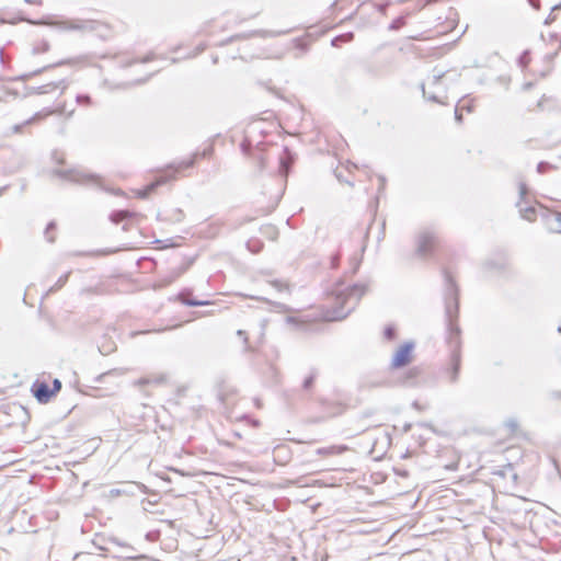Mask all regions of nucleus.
Instances as JSON below:
<instances>
[{
    "instance_id": "f257e3e1",
    "label": "nucleus",
    "mask_w": 561,
    "mask_h": 561,
    "mask_svg": "<svg viewBox=\"0 0 561 561\" xmlns=\"http://www.w3.org/2000/svg\"><path fill=\"white\" fill-rule=\"evenodd\" d=\"M445 280V318L447 327V344L450 350L449 380L458 381L461 367V339L460 328L457 323L459 311L458 287L449 272L444 271Z\"/></svg>"
},
{
    "instance_id": "f03ea898",
    "label": "nucleus",
    "mask_w": 561,
    "mask_h": 561,
    "mask_svg": "<svg viewBox=\"0 0 561 561\" xmlns=\"http://www.w3.org/2000/svg\"><path fill=\"white\" fill-rule=\"evenodd\" d=\"M368 289L367 284L358 283L348 285H336L332 290V306L325 312L328 321H341L345 319L358 305L362 297Z\"/></svg>"
},
{
    "instance_id": "7ed1b4c3",
    "label": "nucleus",
    "mask_w": 561,
    "mask_h": 561,
    "mask_svg": "<svg viewBox=\"0 0 561 561\" xmlns=\"http://www.w3.org/2000/svg\"><path fill=\"white\" fill-rule=\"evenodd\" d=\"M38 24L67 32L95 33L103 38L106 36L105 32H107V26L104 23L92 19L46 18Z\"/></svg>"
},
{
    "instance_id": "20e7f679",
    "label": "nucleus",
    "mask_w": 561,
    "mask_h": 561,
    "mask_svg": "<svg viewBox=\"0 0 561 561\" xmlns=\"http://www.w3.org/2000/svg\"><path fill=\"white\" fill-rule=\"evenodd\" d=\"M55 173L62 179L84 184L93 187H98L101 190H106L102 184V179L93 173H88L82 170L71 169V170H56Z\"/></svg>"
},
{
    "instance_id": "39448f33",
    "label": "nucleus",
    "mask_w": 561,
    "mask_h": 561,
    "mask_svg": "<svg viewBox=\"0 0 561 561\" xmlns=\"http://www.w3.org/2000/svg\"><path fill=\"white\" fill-rule=\"evenodd\" d=\"M437 242V236L432 229H424L419 233L416 253L420 256H427L432 253Z\"/></svg>"
},
{
    "instance_id": "423d86ee",
    "label": "nucleus",
    "mask_w": 561,
    "mask_h": 561,
    "mask_svg": "<svg viewBox=\"0 0 561 561\" xmlns=\"http://www.w3.org/2000/svg\"><path fill=\"white\" fill-rule=\"evenodd\" d=\"M65 111H66L65 105H60V106H58L55 110L44 108V110H42L39 112H36L32 117H30L28 119L24 121L23 123L13 125L12 126V133L13 134H20V133L23 131V129L26 126H28V125H31V124H33L35 122H38L41 119H44L45 117H47L49 115H53L55 113L61 115V114L65 113Z\"/></svg>"
},
{
    "instance_id": "0eeeda50",
    "label": "nucleus",
    "mask_w": 561,
    "mask_h": 561,
    "mask_svg": "<svg viewBox=\"0 0 561 561\" xmlns=\"http://www.w3.org/2000/svg\"><path fill=\"white\" fill-rule=\"evenodd\" d=\"M413 348V342H405L403 345H401L392 357L391 367L398 369L409 365L412 359Z\"/></svg>"
},
{
    "instance_id": "6e6552de",
    "label": "nucleus",
    "mask_w": 561,
    "mask_h": 561,
    "mask_svg": "<svg viewBox=\"0 0 561 561\" xmlns=\"http://www.w3.org/2000/svg\"><path fill=\"white\" fill-rule=\"evenodd\" d=\"M240 147L244 154H251V157L256 161L257 172H262L265 169L266 156L260 145L252 150L251 142L248 139H244Z\"/></svg>"
},
{
    "instance_id": "1a4fd4ad",
    "label": "nucleus",
    "mask_w": 561,
    "mask_h": 561,
    "mask_svg": "<svg viewBox=\"0 0 561 561\" xmlns=\"http://www.w3.org/2000/svg\"><path fill=\"white\" fill-rule=\"evenodd\" d=\"M145 488L142 484L137 482H123L118 488H113L108 491V496H134L138 491Z\"/></svg>"
},
{
    "instance_id": "9d476101",
    "label": "nucleus",
    "mask_w": 561,
    "mask_h": 561,
    "mask_svg": "<svg viewBox=\"0 0 561 561\" xmlns=\"http://www.w3.org/2000/svg\"><path fill=\"white\" fill-rule=\"evenodd\" d=\"M31 391L39 403H47L54 397L53 390L45 381L36 380L32 385Z\"/></svg>"
},
{
    "instance_id": "9b49d317",
    "label": "nucleus",
    "mask_w": 561,
    "mask_h": 561,
    "mask_svg": "<svg viewBox=\"0 0 561 561\" xmlns=\"http://www.w3.org/2000/svg\"><path fill=\"white\" fill-rule=\"evenodd\" d=\"M67 81L65 79H61L59 81H53L39 87L27 88V95L46 94L59 88L61 89V92H64L67 89Z\"/></svg>"
},
{
    "instance_id": "f8f14e48",
    "label": "nucleus",
    "mask_w": 561,
    "mask_h": 561,
    "mask_svg": "<svg viewBox=\"0 0 561 561\" xmlns=\"http://www.w3.org/2000/svg\"><path fill=\"white\" fill-rule=\"evenodd\" d=\"M294 161V153L288 149V147H284L282 153L278 156V171L282 176L287 178Z\"/></svg>"
},
{
    "instance_id": "ddd939ff",
    "label": "nucleus",
    "mask_w": 561,
    "mask_h": 561,
    "mask_svg": "<svg viewBox=\"0 0 561 561\" xmlns=\"http://www.w3.org/2000/svg\"><path fill=\"white\" fill-rule=\"evenodd\" d=\"M527 193H528L527 185L525 183H523V182L519 183V198H520V201L517 203V207L519 208V213H520L522 218L531 221V220L535 219V214H536L535 207H533V206L523 207L522 206V201L525 198Z\"/></svg>"
},
{
    "instance_id": "4468645a",
    "label": "nucleus",
    "mask_w": 561,
    "mask_h": 561,
    "mask_svg": "<svg viewBox=\"0 0 561 561\" xmlns=\"http://www.w3.org/2000/svg\"><path fill=\"white\" fill-rule=\"evenodd\" d=\"M211 151H213V148L208 147L202 153L196 152L195 154H193L192 158H190L187 160H183V161H181L179 163H173V164L170 165V168L174 170V173H180V172H182L185 169L192 168L194 165V163H195V159L198 156H202V157L205 158V157L209 156L211 153Z\"/></svg>"
},
{
    "instance_id": "2eb2a0df",
    "label": "nucleus",
    "mask_w": 561,
    "mask_h": 561,
    "mask_svg": "<svg viewBox=\"0 0 561 561\" xmlns=\"http://www.w3.org/2000/svg\"><path fill=\"white\" fill-rule=\"evenodd\" d=\"M169 181V176L161 175L156 181L149 183L147 186H145L142 190L138 192V196L140 198H147L151 193L156 191V188Z\"/></svg>"
},
{
    "instance_id": "dca6fc26",
    "label": "nucleus",
    "mask_w": 561,
    "mask_h": 561,
    "mask_svg": "<svg viewBox=\"0 0 561 561\" xmlns=\"http://www.w3.org/2000/svg\"><path fill=\"white\" fill-rule=\"evenodd\" d=\"M135 217H138V214L127 209H118L111 213L110 220L113 224L117 225L124 220L133 219Z\"/></svg>"
},
{
    "instance_id": "f3484780",
    "label": "nucleus",
    "mask_w": 561,
    "mask_h": 561,
    "mask_svg": "<svg viewBox=\"0 0 561 561\" xmlns=\"http://www.w3.org/2000/svg\"><path fill=\"white\" fill-rule=\"evenodd\" d=\"M190 295L188 291H181L178 296L179 300L185 305V306H190V307H197V306H206V305H209V301L207 300H197V299H193V298H188L187 296Z\"/></svg>"
},
{
    "instance_id": "a211bd4d",
    "label": "nucleus",
    "mask_w": 561,
    "mask_h": 561,
    "mask_svg": "<svg viewBox=\"0 0 561 561\" xmlns=\"http://www.w3.org/2000/svg\"><path fill=\"white\" fill-rule=\"evenodd\" d=\"M541 38L551 45H553L554 43H558V46L552 54V57L558 55V53L561 50V36L558 33H549L548 38L543 34H541Z\"/></svg>"
},
{
    "instance_id": "6ab92c4d",
    "label": "nucleus",
    "mask_w": 561,
    "mask_h": 561,
    "mask_svg": "<svg viewBox=\"0 0 561 561\" xmlns=\"http://www.w3.org/2000/svg\"><path fill=\"white\" fill-rule=\"evenodd\" d=\"M67 62H68V61L62 60V61H59V62L54 64V65L45 66V67L39 68V69H37V70H34V71H32V72L21 75V76L19 77V80L26 81V80H28L30 78H32V77H34V76H37V75L42 73L43 71H45V70H47V69H50V68H53V67H55V66L65 65V64H67Z\"/></svg>"
},
{
    "instance_id": "aec40b11",
    "label": "nucleus",
    "mask_w": 561,
    "mask_h": 561,
    "mask_svg": "<svg viewBox=\"0 0 561 561\" xmlns=\"http://www.w3.org/2000/svg\"><path fill=\"white\" fill-rule=\"evenodd\" d=\"M507 264H508V261H507L506 255H504V254H501L497 262H495L493 260H490L486 262V265L489 268H495L499 271L505 270L507 267Z\"/></svg>"
},
{
    "instance_id": "412c9836",
    "label": "nucleus",
    "mask_w": 561,
    "mask_h": 561,
    "mask_svg": "<svg viewBox=\"0 0 561 561\" xmlns=\"http://www.w3.org/2000/svg\"><path fill=\"white\" fill-rule=\"evenodd\" d=\"M69 275H70V272L61 275L57 282L48 289L47 291V295L48 294H53V293H56L57 290H59L61 287L65 286V284L68 282V278H69Z\"/></svg>"
},
{
    "instance_id": "4be33fe9",
    "label": "nucleus",
    "mask_w": 561,
    "mask_h": 561,
    "mask_svg": "<svg viewBox=\"0 0 561 561\" xmlns=\"http://www.w3.org/2000/svg\"><path fill=\"white\" fill-rule=\"evenodd\" d=\"M317 371L316 370H312L309 376H307L302 382V389L305 391H309L311 390V388L313 387V383H314V380L317 378Z\"/></svg>"
},
{
    "instance_id": "5701e85b",
    "label": "nucleus",
    "mask_w": 561,
    "mask_h": 561,
    "mask_svg": "<svg viewBox=\"0 0 561 561\" xmlns=\"http://www.w3.org/2000/svg\"><path fill=\"white\" fill-rule=\"evenodd\" d=\"M49 43L47 41H42L39 44L35 45L32 49L34 55L44 54L49 50Z\"/></svg>"
},
{
    "instance_id": "b1692460",
    "label": "nucleus",
    "mask_w": 561,
    "mask_h": 561,
    "mask_svg": "<svg viewBox=\"0 0 561 561\" xmlns=\"http://www.w3.org/2000/svg\"><path fill=\"white\" fill-rule=\"evenodd\" d=\"M421 370L420 368L417 367H413L411 368L408 373H407V376H405V380H404V383L405 385H412L413 383V380L415 378H417V376L420 375Z\"/></svg>"
},
{
    "instance_id": "393cba45",
    "label": "nucleus",
    "mask_w": 561,
    "mask_h": 561,
    "mask_svg": "<svg viewBox=\"0 0 561 561\" xmlns=\"http://www.w3.org/2000/svg\"><path fill=\"white\" fill-rule=\"evenodd\" d=\"M76 102L80 106H90L92 104V99L89 94H78L76 96Z\"/></svg>"
},
{
    "instance_id": "a878e982",
    "label": "nucleus",
    "mask_w": 561,
    "mask_h": 561,
    "mask_svg": "<svg viewBox=\"0 0 561 561\" xmlns=\"http://www.w3.org/2000/svg\"><path fill=\"white\" fill-rule=\"evenodd\" d=\"M405 25V19L404 16H398L397 19H394L390 24H389V30L390 31H398L400 30L402 26Z\"/></svg>"
},
{
    "instance_id": "bb28decb",
    "label": "nucleus",
    "mask_w": 561,
    "mask_h": 561,
    "mask_svg": "<svg viewBox=\"0 0 561 561\" xmlns=\"http://www.w3.org/2000/svg\"><path fill=\"white\" fill-rule=\"evenodd\" d=\"M353 37H354V35H353V33H351V32H350V33L342 34V35H339V36H336V37H334V38L332 39V45H333V46H339V43H340V42H350V41H352V39H353Z\"/></svg>"
},
{
    "instance_id": "cd10ccee",
    "label": "nucleus",
    "mask_w": 561,
    "mask_h": 561,
    "mask_svg": "<svg viewBox=\"0 0 561 561\" xmlns=\"http://www.w3.org/2000/svg\"><path fill=\"white\" fill-rule=\"evenodd\" d=\"M422 93L425 99L435 103H443L442 100L435 93H427L425 90V84H421Z\"/></svg>"
},
{
    "instance_id": "c85d7f7f",
    "label": "nucleus",
    "mask_w": 561,
    "mask_h": 561,
    "mask_svg": "<svg viewBox=\"0 0 561 561\" xmlns=\"http://www.w3.org/2000/svg\"><path fill=\"white\" fill-rule=\"evenodd\" d=\"M396 335H397V331H396V328L393 325H387L385 328V331H383L385 339H387L389 341H392V340L396 339Z\"/></svg>"
},
{
    "instance_id": "c756f323",
    "label": "nucleus",
    "mask_w": 561,
    "mask_h": 561,
    "mask_svg": "<svg viewBox=\"0 0 561 561\" xmlns=\"http://www.w3.org/2000/svg\"><path fill=\"white\" fill-rule=\"evenodd\" d=\"M55 228H56V224L54 221H50L45 229V236H46V239L48 242L55 241V237L50 236L51 231L55 230Z\"/></svg>"
},
{
    "instance_id": "7c9ffc66",
    "label": "nucleus",
    "mask_w": 561,
    "mask_h": 561,
    "mask_svg": "<svg viewBox=\"0 0 561 561\" xmlns=\"http://www.w3.org/2000/svg\"><path fill=\"white\" fill-rule=\"evenodd\" d=\"M271 285L278 291L289 290L288 284L283 283L282 280L278 279L272 280Z\"/></svg>"
},
{
    "instance_id": "2f4dec72",
    "label": "nucleus",
    "mask_w": 561,
    "mask_h": 561,
    "mask_svg": "<svg viewBox=\"0 0 561 561\" xmlns=\"http://www.w3.org/2000/svg\"><path fill=\"white\" fill-rule=\"evenodd\" d=\"M553 165L550 164L549 162H546V161H541L537 164V172L540 173V174H543L546 173L548 170L552 169Z\"/></svg>"
},
{
    "instance_id": "473e14b6",
    "label": "nucleus",
    "mask_w": 561,
    "mask_h": 561,
    "mask_svg": "<svg viewBox=\"0 0 561 561\" xmlns=\"http://www.w3.org/2000/svg\"><path fill=\"white\" fill-rule=\"evenodd\" d=\"M528 62H529V51H528V50H525V51L520 55V57H519V64H520L522 66H524V67H525V66H527V65H528Z\"/></svg>"
},
{
    "instance_id": "72a5a7b5",
    "label": "nucleus",
    "mask_w": 561,
    "mask_h": 561,
    "mask_svg": "<svg viewBox=\"0 0 561 561\" xmlns=\"http://www.w3.org/2000/svg\"><path fill=\"white\" fill-rule=\"evenodd\" d=\"M390 4H391L390 0H387L383 3L378 4V11L382 14H386L387 9L389 8Z\"/></svg>"
},
{
    "instance_id": "f704fd0d",
    "label": "nucleus",
    "mask_w": 561,
    "mask_h": 561,
    "mask_svg": "<svg viewBox=\"0 0 561 561\" xmlns=\"http://www.w3.org/2000/svg\"><path fill=\"white\" fill-rule=\"evenodd\" d=\"M54 392V396L60 391L61 389V381L59 379H54L53 381V388H50Z\"/></svg>"
},
{
    "instance_id": "c9c22d12",
    "label": "nucleus",
    "mask_w": 561,
    "mask_h": 561,
    "mask_svg": "<svg viewBox=\"0 0 561 561\" xmlns=\"http://www.w3.org/2000/svg\"><path fill=\"white\" fill-rule=\"evenodd\" d=\"M335 176H336V179H337L340 182H342V183H346V184H348V185L353 186V183H352L348 179H345V178H344V175H342V173H341V172H339L337 170L335 171Z\"/></svg>"
},
{
    "instance_id": "e433bc0d",
    "label": "nucleus",
    "mask_w": 561,
    "mask_h": 561,
    "mask_svg": "<svg viewBox=\"0 0 561 561\" xmlns=\"http://www.w3.org/2000/svg\"><path fill=\"white\" fill-rule=\"evenodd\" d=\"M117 370L114 369V370H110V371H106V373H103V374H100L96 378H95V381L96 382H102L103 379L108 376V375H112V374H115Z\"/></svg>"
},
{
    "instance_id": "4c0bfd02",
    "label": "nucleus",
    "mask_w": 561,
    "mask_h": 561,
    "mask_svg": "<svg viewBox=\"0 0 561 561\" xmlns=\"http://www.w3.org/2000/svg\"><path fill=\"white\" fill-rule=\"evenodd\" d=\"M506 426L510 427L512 431H515L517 428L518 424H517L516 420L511 419V420L506 421Z\"/></svg>"
},
{
    "instance_id": "58836bf2",
    "label": "nucleus",
    "mask_w": 561,
    "mask_h": 561,
    "mask_svg": "<svg viewBox=\"0 0 561 561\" xmlns=\"http://www.w3.org/2000/svg\"><path fill=\"white\" fill-rule=\"evenodd\" d=\"M113 542L116 543L117 546H121L122 548L126 549L127 551H134V548L131 546H129L127 543H122L117 539H114Z\"/></svg>"
},
{
    "instance_id": "ea45409f",
    "label": "nucleus",
    "mask_w": 561,
    "mask_h": 561,
    "mask_svg": "<svg viewBox=\"0 0 561 561\" xmlns=\"http://www.w3.org/2000/svg\"><path fill=\"white\" fill-rule=\"evenodd\" d=\"M444 73L443 72H439L437 75H434L433 76V79H432V83L433 84H438L439 80L443 78Z\"/></svg>"
},
{
    "instance_id": "a19ab883",
    "label": "nucleus",
    "mask_w": 561,
    "mask_h": 561,
    "mask_svg": "<svg viewBox=\"0 0 561 561\" xmlns=\"http://www.w3.org/2000/svg\"><path fill=\"white\" fill-rule=\"evenodd\" d=\"M455 119L458 122V123H461L462 122V114L458 111V108L456 107L455 110Z\"/></svg>"
},
{
    "instance_id": "79ce46f5",
    "label": "nucleus",
    "mask_w": 561,
    "mask_h": 561,
    "mask_svg": "<svg viewBox=\"0 0 561 561\" xmlns=\"http://www.w3.org/2000/svg\"><path fill=\"white\" fill-rule=\"evenodd\" d=\"M237 334H238L239 336H242L245 343L248 342V336H247V333H245L244 331L239 330V331L237 332Z\"/></svg>"
},
{
    "instance_id": "37998d69",
    "label": "nucleus",
    "mask_w": 561,
    "mask_h": 561,
    "mask_svg": "<svg viewBox=\"0 0 561 561\" xmlns=\"http://www.w3.org/2000/svg\"><path fill=\"white\" fill-rule=\"evenodd\" d=\"M379 181H380L379 191H381L383 188V186H385L386 179L383 176H379Z\"/></svg>"
},
{
    "instance_id": "c03bdc74",
    "label": "nucleus",
    "mask_w": 561,
    "mask_h": 561,
    "mask_svg": "<svg viewBox=\"0 0 561 561\" xmlns=\"http://www.w3.org/2000/svg\"><path fill=\"white\" fill-rule=\"evenodd\" d=\"M286 321L288 323H297L298 322V320L295 317H287Z\"/></svg>"
},
{
    "instance_id": "a18cd8bd",
    "label": "nucleus",
    "mask_w": 561,
    "mask_h": 561,
    "mask_svg": "<svg viewBox=\"0 0 561 561\" xmlns=\"http://www.w3.org/2000/svg\"><path fill=\"white\" fill-rule=\"evenodd\" d=\"M152 60V56L151 55H147L144 59L139 60L140 62H148Z\"/></svg>"
},
{
    "instance_id": "49530a36",
    "label": "nucleus",
    "mask_w": 561,
    "mask_h": 561,
    "mask_svg": "<svg viewBox=\"0 0 561 561\" xmlns=\"http://www.w3.org/2000/svg\"><path fill=\"white\" fill-rule=\"evenodd\" d=\"M138 383H139V385H147V383H149V379H147V378H141V379H139Z\"/></svg>"
},
{
    "instance_id": "de8ad7c7",
    "label": "nucleus",
    "mask_w": 561,
    "mask_h": 561,
    "mask_svg": "<svg viewBox=\"0 0 561 561\" xmlns=\"http://www.w3.org/2000/svg\"><path fill=\"white\" fill-rule=\"evenodd\" d=\"M531 87H533V83H531V82H527V83H525V84H524V89H525V90H528V89H530Z\"/></svg>"
},
{
    "instance_id": "09e8293b",
    "label": "nucleus",
    "mask_w": 561,
    "mask_h": 561,
    "mask_svg": "<svg viewBox=\"0 0 561 561\" xmlns=\"http://www.w3.org/2000/svg\"><path fill=\"white\" fill-rule=\"evenodd\" d=\"M553 19H554V18L552 16V14H550V15L547 18V20H546V24H548V23H550L551 21H553Z\"/></svg>"
},
{
    "instance_id": "8fccbe9b",
    "label": "nucleus",
    "mask_w": 561,
    "mask_h": 561,
    "mask_svg": "<svg viewBox=\"0 0 561 561\" xmlns=\"http://www.w3.org/2000/svg\"><path fill=\"white\" fill-rule=\"evenodd\" d=\"M248 247H250V242L248 243ZM252 252H259L260 249H257V245H254V249L249 248Z\"/></svg>"
},
{
    "instance_id": "3c124183",
    "label": "nucleus",
    "mask_w": 561,
    "mask_h": 561,
    "mask_svg": "<svg viewBox=\"0 0 561 561\" xmlns=\"http://www.w3.org/2000/svg\"><path fill=\"white\" fill-rule=\"evenodd\" d=\"M248 247H250V242L248 243ZM252 252H259L260 249H257V245H254V249L249 248Z\"/></svg>"
},
{
    "instance_id": "603ef678",
    "label": "nucleus",
    "mask_w": 561,
    "mask_h": 561,
    "mask_svg": "<svg viewBox=\"0 0 561 561\" xmlns=\"http://www.w3.org/2000/svg\"><path fill=\"white\" fill-rule=\"evenodd\" d=\"M0 61H1L2 64H4L3 50H2V49H0Z\"/></svg>"
},
{
    "instance_id": "864d4df0",
    "label": "nucleus",
    "mask_w": 561,
    "mask_h": 561,
    "mask_svg": "<svg viewBox=\"0 0 561 561\" xmlns=\"http://www.w3.org/2000/svg\"><path fill=\"white\" fill-rule=\"evenodd\" d=\"M136 62H138V60L133 59V60L128 61L127 64H125V66H131L133 64H136Z\"/></svg>"
},
{
    "instance_id": "5fc2aeb1",
    "label": "nucleus",
    "mask_w": 561,
    "mask_h": 561,
    "mask_svg": "<svg viewBox=\"0 0 561 561\" xmlns=\"http://www.w3.org/2000/svg\"><path fill=\"white\" fill-rule=\"evenodd\" d=\"M123 230H124V231H128V230H129V226H128L127 224H125V225L123 226Z\"/></svg>"
},
{
    "instance_id": "6e6d98bb",
    "label": "nucleus",
    "mask_w": 561,
    "mask_h": 561,
    "mask_svg": "<svg viewBox=\"0 0 561 561\" xmlns=\"http://www.w3.org/2000/svg\"><path fill=\"white\" fill-rule=\"evenodd\" d=\"M324 453H327L324 448H319L318 449V454H324Z\"/></svg>"
},
{
    "instance_id": "4d7b16f0",
    "label": "nucleus",
    "mask_w": 561,
    "mask_h": 561,
    "mask_svg": "<svg viewBox=\"0 0 561 561\" xmlns=\"http://www.w3.org/2000/svg\"><path fill=\"white\" fill-rule=\"evenodd\" d=\"M123 557L126 558V559H135V557L129 556V554H126V556H123Z\"/></svg>"
},
{
    "instance_id": "13d9d810",
    "label": "nucleus",
    "mask_w": 561,
    "mask_h": 561,
    "mask_svg": "<svg viewBox=\"0 0 561 561\" xmlns=\"http://www.w3.org/2000/svg\"><path fill=\"white\" fill-rule=\"evenodd\" d=\"M561 9V3L553 7L552 10Z\"/></svg>"
},
{
    "instance_id": "bf43d9fd",
    "label": "nucleus",
    "mask_w": 561,
    "mask_h": 561,
    "mask_svg": "<svg viewBox=\"0 0 561 561\" xmlns=\"http://www.w3.org/2000/svg\"><path fill=\"white\" fill-rule=\"evenodd\" d=\"M284 32H277V33H271V35H280L283 34Z\"/></svg>"
},
{
    "instance_id": "052dcab7",
    "label": "nucleus",
    "mask_w": 561,
    "mask_h": 561,
    "mask_svg": "<svg viewBox=\"0 0 561 561\" xmlns=\"http://www.w3.org/2000/svg\"><path fill=\"white\" fill-rule=\"evenodd\" d=\"M214 64L218 61L217 57L213 58Z\"/></svg>"
},
{
    "instance_id": "680f3d73",
    "label": "nucleus",
    "mask_w": 561,
    "mask_h": 561,
    "mask_svg": "<svg viewBox=\"0 0 561 561\" xmlns=\"http://www.w3.org/2000/svg\"><path fill=\"white\" fill-rule=\"evenodd\" d=\"M72 114H73V110L69 112L68 116L70 117V116H72Z\"/></svg>"
},
{
    "instance_id": "e2e57ef3",
    "label": "nucleus",
    "mask_w": 561,
    "mask_h": 561,
    "mask_svg": "<svg viewBox=\"0 0 561 561\" xmlns=\"http://www.w3.org/2000/svg\"><path fill=\"white\" fill-rule=\"evenodd\" d=\"M252 299H256V300H260L261 298L260 297H251Z\"/></svg>"
},
{
    "instance_id": "0e129e2a",
    "label": "nucleus",
    "mask_w": 561,
    "mask_h": 561,
    "mask_svg": "<svg viewBox=\"0 0 561 561\" xmlns=\"http://www.w3.org/2000/svg\"><path fill=\"white\" fill-rule=\"evenodd\" d=\"M558 332L561 333V324L558 328Z\"/></svg>"
},
{
    "instance_id": "69168bd1",
    "label": "nucleus",
    "mask_w": 561,
    "mask_h": 561,
    "mask_svg": "<svg viewBox=\"0 0 561 561\" xmlns=\"http://www.w3.org/2000/svg\"><path fill=\"white\" fill-rule=\"evenodd\" d=\"M25 2H27V3H33V1H32V0H25Z\"/></svg>"
},
{
    "instance_id": "338daca9",
    "label": "nucleus",
    "mask_w": 561,
    "mask_h": 561,
    "mask_svg": "<svg viewBox=\"0 0 561 561\" xmlns=\"http://www.w3.org/2000/svg\"><path fill=\"white\" fill-rule=\"evenodd\" d=\"M557 397H558V398H561V392H560V393H557Z\"/></svg>"
},
{
    "instance_id": "774afa93",
    "label": "nucleus",
    "mask_w": 561,
    "mask_h": 561,
    "mask_svg": "<svg viewBox=\"0 0 561 561\" xmlns=\"http://www.w3.org/2000/svg\"><path fill=\"white\" fill-rule=\"evenodd\" d=\"M531 5H535L531 1H530Z\"/></svg>"
}]
</instances>
